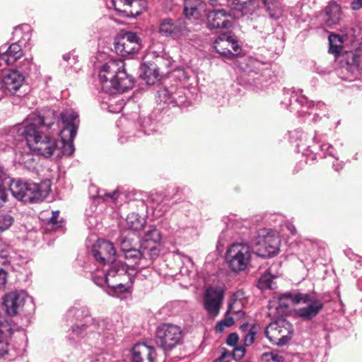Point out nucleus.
Segmentation results:
<instances>
[{
	"label": "nucleus",
	"instance_id": "1",
	"mask_svg": "<svg viewBox=\"0 0 362 362\" xmlns=\"http://www.w3.org/2000/svg\"><path fill=\"white\" fill-rule=\"evenodd\" d=\"M54 125V122L48 118L33 112L18 127V134L25 139L30 150L38 155L49 158L57 148L55 139H51L47 133L53 129Z\"/></svg>",
	"mask_w": 362,
	"mask_h": 362
},
{
	"label": "nucleus",
	"instance_id": "2",
	"mask_svg": "<svg viewBox=\"0 0 362 362\" xmlns=\"http://www.w3.org/2000/svg\"><path fill=\"white\" fill-rule=\"evenodd\" d=\"M101 89L110 95L122 93L132 88L134 80L127 74L124 63L121 59H110L105 62L99 71Z\"/></svg>",
	"mask_w": 362,
	"mask_h": 362
},
{
	"label": "nucleus",
	"instance_id": "3",
	"mask_svg": "<svg viewBox=\"0 0 362 362\" xmlns=\"http://www.w3.org/2000/svg\"><path fill=\"white\" fill-rule=\"evenodd\" d=\"M51 182L49 180L40 184L12 180L9 189L14 197L23 202H37L44 199L49 194Z\"/></svg>",
	"mask_w": 362,
	"mask_h": 362
},
{
	"label": "nucleus",
	"instance_id": "4",
	"mask_svg": "<svg viewBox=\"0 0 362 362\" xmlns=\"http://www.w3.org/2000/svg\"><path fill=\"white\" fill-rule=\"evenodd\" d=\"M129 267L122 262H112L107 273L100 276L96 273L92 274L93 281L98 286H102L106 284L116 293H123L128 291L129 286L122 283L123 279H129L127 274L129 272Z\"/></svg>",
	"mask_w": 362,
	"mask_h": 362
},
{
	"label": "nucleus",
	"instance_id": "5",
	"mask_svg": "<svg viewBox=\"0 0 362 362\" xmlns=\"http://www.w3.org/2000/svg\"><path fill=\"white\" fill-rule=\"evenodd\" d=\"M280 243V237L276 231L262 228L257 232L253 240V246L258 256L268 258L279 253Z\"/></svg>",
	"mask_w": 362,
	"mask_h": 362
},
{
	"label": "nucleus",
	"instance_id": "6",
	"mask_svg": "<svg viewBox=\"0 0 362 362\" xmlns=\"http://www.w3.org/2000/svg\"><path fill=\"white\" fill-rule=\"evenodd\" d=\"M252 255L249 245L235 243L226 250V262L232 272L239 273L248 267L252 259Z\"/></svg>",
	"mask_w": 362,
	"mask_h": 362
},
{
	"label": "nucleus",
	"instance_id": "7",
	"mask_svg": "<svg viewBox=\"0 0 362 362\" xmlns=\"http://www.w3.org/2000/svg\"><path fill=\"white\" fill-rule=\"evenodd\" d=\"M291 296L293 304L301 305L295 310V313L303 320H310L315 317L323 308L322 301L314 293L299 292Z\"/></svg>",
	"mask_w": 362,
	"mask_h": 362
},
{
	"label": "nucleus",
	"instance_id": "8",
	"mask_svg": "<svg viewBox=\"0 0 362 362\" xmlns=\"http://www.w3.org/2000/svg\"><path fill=\"white\" fill-rule=\"evenodd\" d=\"M302 90L295 91L293 89H286L284 90L283 99L281 103L291 112L304 115L310 114L308 110L313 108L315 104L313 101L308 100V98L301 94ZM324 104L317 103L316 106L322 107Z\"/></svg>",
	"mask_w": 362,
	"mask_h": 362
},
{
	"label": "nucleus",
	"instance_id": "9",
	"mask_svg": "<svg viewBox=\"0 0 362 362\" xmlns=\"http://www.w3.org/2000/svg\"><path fill=\"white\" fill-rule=\"evenodd\" d=\"M293 333L292 324L284 318L272 322L265 329V335L274 344L285 345L291 339Z\"/></svg>",
	"mask_w": 362,
	"mask_h": 362
},
{
	"label": "nucleus",
	"instance_id": "10",
	"mask_svg": "<svg viewBox=\"0 0 362 362\" xmlns=\"http://www.w3.org/2000/svg\"><path fill=\"white\" fill-rule=\"evenodd\" d=\"M180 339L181 329L177 325L163 324L156 329L155 343L165 351L174 348Z\"/></svg>",
	"mask_w": 362,
	"mask_h": 362
},
{
	"label": "nucleus",
	"instance_id": "11",
	"mask_svg": "<svg viewBox=\"0 0 362 362\" xmlns=\"http://www.w3.org/2000/svg\"><path fill=\"white\" fill-rule=\"evenodd\" d=\"M214 44L216 52L229 59L238 56L242 52L241 43L235 35L229 33L219 35Z\"/></svg>",
	"mask_w": 362,
	"mask_h": 362
},
{
	"label": "nucleus",
	"instance_id": "12",
	"mask_svg": "<svg viewBox=\"0 0 362 362\" xmlns=\"http://www.w3.org/2000/svg\"><path fill=\"white\" fill-rule=\"evenodd\" d=\"M225 296L224 290L219 286H209L203 298L204 308L209 317L214 319L219 314Z\"/></svg>",
	"mask_w": 362,
	"mask_h": 362
},
{
	"label": "nucleus",
	"instance_id": "13",
	"mask_svg": "<svg viewBox=\"0 0 362 362\" xmlns=\"http://www.w3.org/2000/svg\"><path fill=\"white\" fill-rule=\"evenodd\" d=\"M141 45V39L136 33L126 32L115 39V49L118 54L127 57L138 52Z\"/></svg>",
	"mask_w": 362,
	"mask_h": 362
},
{
	"label": "nucleus",
	"instance_id": "14",
	"mask_svg": "<svg viewBox=\"0 0 362 362\" xmlns=\"http://www.w3.org/2000/svg\"><path fill=\"white\" fill-rule=\"evenodd\" d=\"M60 118L64 124L60 138L63 140L74 139L80 122L78 114L72 109H66L61 112Z\"/></svg>",
	"mask_w": 362,
	"mask_h": 362
},
{
	"label": "nucleus",
	"instance_id": "15",
	"mask_svg": "<svg viewBox=\"0 0 362 362\" xmlns=\"http://www.w3.org/2000/svg\"><path fill=\"white\" fill-rule=\"evenodd\" d=\"M31 300V298L25 291H13L5 295L4 305L7 314L14 316L22 310L26 302Z\"/></svg>",
	"mask_w": 362,
	"mask_h": 362
},
{
	"label": "nucleus",
	"instance_id": "16",
	"mask_svg": "<svg viewBox=\"0 0 362 362\" xmlns=\"http://www.w3.org/2000/svg\"><path fill=\"white\" fill-rule=\"evenodd\" d=\"M91 252L95 259L100 265L112 263L116 255L113 244L105 240H98L93 245Z\"/></svg>",
	"mask_w": 362,
	"mask_h": 362
},
{
	"label": "nucleus",
	"instance_id": "17",
	"mask_svg": "<svg viewBox=\"0 0 362 362\" xmlns=\"http://www.w3.org/2000/svg\"><path fill=\"white\" fill-rule=\"evenodd\" d=\"M239 64L240 69L249 77L247 80L249 84L257 86L261 81L260 70L262 64L259 61L250 57L241 58Z\"/></svg>",
	"mask_w": 362,
	"mask_h": 362
},
{
	"label": "nucleus",
	"instance_id": "18",
	"mask_svg": "<svg viewBox=\"0 0 362 362\" xmlns=\"http://www.w3.org/2000/svg\"><path fill=\"white\" fill-rule=\"evenodd\" d=\"M25 82L24 74L17 69L9 70L0 80L1 86L5 90L16 94Z\"/></svg>",
	"mask_w": 362,
	"mask_h": 362
},
{
	"label": "nucleus",
	"instance_id": "19",
	"mask_svg": "<svg viewBox=\"0 0 362 362\" xmlns=\"http://www.w3.org/2000/svg\"><path fill=\"white\" fill-rule=\"evenodd\" d=\"M230 11L221 9H213L207 13L208 27L211 29L224 28H230L232 25Z\"/></svg>",
	"mask_w": 362,
	"mask_h": 362
},
{
	"label": "nucleus",
	"instance_id": "20",
	"mask_svg": "<svg viewBox=\"0 0 362 362\" xmlns=\"http://www.w3.org/2000/svg\"><path fill=\"white\" fill-rule=\"evenodd\" d=\"M143 6L139 10L136 6L140 5L138 0H112V5L116 11L123 16L134 17L139 15L146 8V3L141 1Z\"/></svg>",
	"mask_w": 362,
	"mask_h": 362
},
{
	"label": "nucleus",
	"instance_id": "21",
	"mask_svg": "<svg viewBox=\"0 0 362 362\" xmlns=\"http://www.w3.org/2000/svg\"><path fill=\"white\" fill-rule=\"evenodd\" d=\"M132 362H154L155 350L144 343L136 344L130 351Z\"/></svg>",
	"mask_w": 362,
	"mask_h": 362
},
{
	"label": "nucleus",
	"instance_id": "22",
	"mask_svg": "<svg viewBox=\"0 0 362 362\" xmlns=\"http://www.w3.org/2000/svg\"><path fill=\"white\" fill-rule=\"evenodd\" d=\"M23 55L21 45L18 43H12L9 47H0V62L5 66L12 65Z\"/></svg>",
	"mask_w": 362,
	"mask_h": 362
},
{
	"label": "nucleus",
	"instance_id": "23",
	"mask_svg": "<svg viewBox=\"0 0 362 362\" xmlns=\"http://www.w3.org/2000/svg\"><path fill=\"white\" fill-rule=\"evenodd\" d=\"M158 33L164 37L178 38L181 35V23L173 22L171 19H165L160 23Z\"/></svg>",
	"mask_w": 362,
	"mask_h": 362
},
{
	"label": "nucleus",
	"instance_id": "24",
	"mask_svg": "<svg viewBox=\"0 0 362 362\" xmlns=\"http://www.w3.org/2000/svg\"><path fill=\"white\" fill-rule=\"evenodd\" d=\"M204 10V5L201 0H185L184 12L189 21L198 20Z\"/></svg>",
	"mask_w": 362,
	"mask_h": 362
},
{
	"label": "nucleus",
	"instance_id": "25",
	"mask_svg": "<svg viewBox=\"0 0 362 362\" xmlns=\"http://www.w3.org/2000/svg\"><path fill=\"white\" fill-rule=\"evenodd\" d=\"M240 330L243 334L244 346H250L255 342V336L259 330V326L254 323L245 322L240 326Z\"/></svg>",
	"mask_w": 362,
	"mask_h": 362
},
{
	"label": "nucleus",
	"instance_id": "26",
	"mask_svg": "<svg viewBox=\"0 0 362 362\" xmlns=\"http://www.w3.org/2000/svg\"><path fill=\"white\" fill-rule=\"evenodd\" d=\"M142 74L140 75L141 79L146 84L151 86L159 81V73L155 64L147 65L144 63L141 66Z\"/></svg>",
	"mask_w": 362,
	"mask_h": 362
},
{
	"label": "nucleus",
	"instance_id": "27",
	"mask_svg": "<svg viewBox=\"0 0 362 362\" xmlns=\"http://www.w3.org/2000/svg\"><path fill=\"white\" fill-rule=\"evenodd\" d=\"M31 28L28 24H23L14 28L13 32V39L16 40L15 43H18L25 47L31 39Z\"/></svg>",
	"mask_w": 362,
	"mask_h": 362
},
{
	"label": "nucleus",
	"instance_id": "28",
	"mask_svg": "<svg viewBox=\"0 0 362 362\" xmlns=\"http://www.w3.org/2000/svg\"><path fill=\"white\" fill-rule=\"evenodd\" d=\"M13 331L10 324L2 325L0 329V359L8 354V344Z\"/></svg>",
	"mask_w": 362,
	"mask_h": 362
},
{
	"label": "nucleus",
	"instance_id": "29",
	"mask_svg": "<svg viewBox=\"0 0 362 362\" xmlns=\"http://www.w3.org/2000/svg\"><path fill=\"white\" fill-rule=\"evenodd\" d=\"M266 12L272 19H279L284 11L282 0H263Z\"/></svg>",
	"mask_w": 362,
	"mask_h": 362
},
{
	"label": "nucleus",
	"instance_id": "30",
	"mask_svg": "<svg viewBox=\"0 0 362 362\" xmlns=\"http://www.w3.org/2000/svg\"><path fill=\"white\" fill-rule=\"evenodd\" d=\"M341 17V7L336 3L330 4L326 8L325 24L327 27H332L339 23Z\"/></svg>",
	"mask_w": 362,
	"mask_h": 362
},
{
	"label": "nucleus",
	"instance_id": "31",
	"mask_svg": "<svg viewBox=\"0 0 362 362\" xmlns=\"http://www.w3.org/2000/svg\"><path fill=\"white\" fill-rule=\"evenodd\" d=\"M141 247L143 251L144 257V264H142V267H147L151 264L152 259L158 256L159 250L157 247V244L145 245L144 243H142Z\"/></svg>",
	"mask_w": 362,
	"mask_h": 362
},
{
	"label": "nucleus",
	"instance_id": "32",
	"mask_svg": "<svg viewBox=\"0 0 362 362\" xmlns=\"http://www.w3.org/2000/svg\"><path fill=\"white\" fill-rule=\"evenodd\" d=\"M242 294L240 292H237L232 296L226 314L231 313L237 315L239 317L243 316L244 313L243 311V307L244 303L243 300L240 298Z\"/></svg>",
	"mask_w": 362,
	"mask_h": 362
},
{
	"label": "nucleus",
	"instance_id": "33",
	"mask_svg": "<svg viewBox=\"0 0 362 362\" xmlns=\"http://www.w3.org/2000/svg\"><path fill=\"white\" fill-rule=\"evenodd\" d=\"M67 317L71 320L80 321L89 317V311L86 307L76 304L69 310Z\"/></svg>",
	"mask_w": 362,
	"mask_h": 362
},
{
	"label": "nucleus",
	"instance_id": "34",
	"mask_svg": "<svg viewBox=\"0 0 362 362\" xmlns=\"http://www.w3.org/2000/svg\"><path fill=\"white\" fill-rule=\"evenodd\" d=\"M126 223L129 229L136 231L144 228L146 221L138 214L132 212L127 216Z\"/></svg>",
	"mask_w": 362,
	"mask_h": 362
},
{
	"label": "nucleus",
	"instance_id": "35",
	"mask_svg": "<svg viewBox=\"0 0 362 362\" xmlns=\"http://www.w3.org/2000/svg\"><path fill=\"white\" fill-rule=\"evenodd\" d=\"M125 259L129 260L132 263L137 264L140 265L136 269L139 270L143 269L142 264H144L143 251L141 250H137L135 248L130 249L127 252L123 254Z\"/></svg>",
	"mask_w": 362,
	"mask_h": 362
},
{
	"label": "nucleus",
	"instance_id": "36",
	"mask_svg": "<svg viewBox=\"0 0 362 362\" xmlns=\"http://www.w3.org/2000/svg\"><path fill=\"white\" fill-rule=\"evenodd\" d=\"M139 125L141 131L146 135H151L158 129V123L153 121L150 117H144L140 118Z\"/></svg>",
	"mask_w": 362,
	"mask_h": 362
},
{
	"label": "nucleus",
	"instance_id": "37",
	"mask_svg": "<svg viewBox=\"0 0 362 362\" xmlns=\"http://www.w3.org/2000/svg\"><path fill=\"white\" fill-rule=\"evenodd\" d=\"M254 0H227L228 6L233 10L240 11L243 15L250 11V6Z\"/></svg>",
	"mask_w": 362,
	"mask_h": 362
},
{
	"label": "nucleus",
	"instance_id": "38",
	"mask_svg": "<svg viewBox=\"0 0 362 362\" xmlns=\"http://www.w3.org/2000/svg\"><path fill=\"white\" fill-rule=\"evenodd\" d=\"M329 52L334 55H338L342 50L343 40L340 35L331 34L329 36Z\"/></svg>",
	"mask_w": 362,
	"mask_h": 362
},
{
	"label": "nucleus",
	"instance_id": "39",
	"mask_svg": "<svg viewBox=\"0 0 362 362\" xmlns=\"http://www.w3.org/2000/svg\"><path fill=\"white\" fill-rule=\"evenodd\" d=\"M298 292H287L281 295L278 300L277 305L276 306V310L278 314H281L284 312V309H286L288 307V301H291L293 303V300L291 296L296 295Z\"/></svg>",
	"mask_w": 362,
	"mask_h": 362
},
{
	"label": "nucleus",
	"instance_id": "40",
	"mask_svg": "<svg viewBox=\"0 0 362 362\" xmlns=\"http://www.w3.org/2000/svg\"><path fill=\"white\" fill-rule=\"evenodd\" d=\"M160 240V232L156 228H151L145 233L142 243H144L145 245L158 244Z\"/></svg>",
	"mask_w": 362,
	"mask_h": 362
},
{
	"label": "nucleus",
	"instance_id": "41",
	"mask_svg": "<svg viewBox=\"0 0 362 362\" xmlns=\"http://www.w3.org/2000/svg\"><path fill=\"white\" fill-rule=\"evenodd\" d=\"M285 357L282 352L272 351L264 353L261 356V362H284Z\"/></svg>",
	"mask_w": 362,
	"mask_h": 362
},
{
	"label": "nucleus",
	"instance_id": "42",
	"mask_svg": "<svg viewBox=\"0 0 362 362\" xmlns=\"http://www.w3.org/2000/svg\"><path fill=\"white\" fill-rule=\"evenodd\" d=\"M273 280L274 276L271 274H264L258 281V287L261 290L274 289L275 286Z\"/></svg>",
	"mask_w": 362,
	"mask_h": 362
},
{
	"label": "nucleus",
	"instance_id": "43",
	"mask_svg": "<svg viewBox=\"0 0 362 362\" xmlns=\"http://www.w3.org/2000/svg\"><path fill=\"white\" fill-rule=\"evenodd\" d=\"M182 264L186 267V273L189 279H194L197 276V269L194 268L192 259L188 256L182 255Z\"/></svg>",
	"mask_w": 362,
	"mask_h": 362
},
{
	"label": "nucleus",
	"instance_id": "44",
	"mask_svg": "<svg viewBox=\"0 0 362 362\" xmlns=\"http://www.w3.org/2000/svg\"><path fill=\"white\" fill-rule=\"evenodd\" d=\"M291 138L292 139H296V141H299V143H297V146H307L308 148L310 147V146L308 145L307 139H308V134L300 130H296L291 133Z\"/></svg>",
	"mask_w": 362,
	"mask_h": 362
},
{
	"label": "nucleus",
	"instance_id": "45",
	"mask_svg": "<svg viewBox=\"0 0 362 362\" xmlns=\"http://www.w3.org/2000/svg\"><path fill=\"white\" fill-rule=\"evenodd\" d=\"M13 223V218L10 214H0V232L8 229Z\"/></svg>",
	"mask_w": 362,
	"mask_h": 362
},
{
	"label": "nucleus",
	"instance_id": "46",
	"mask_svg": "<svg viewBox=\"0 0 362 362\" xmlns=\"http://www.w3.org/2000/svg\"><path fill=\"white\" fill-rule=\"evenodd\" d=\"M157 101L158 103H170L172 102L171 95L165 88H160L157 91Z\"/></svg>",
	"mask_w": 362,
	"mask_h": 362
},
{
	"label": "nucleus",
	"instance_id": "47",
	"mask_svg": "<svg viewBox=\"0 0 362 362\" xmlns=\"http://www.w3.org/2000/svg\"><path fill=\"white\" fill-rule=\"evenodd\" d=\"M352 64L359 71H362V45L353 54Z\"/></svg>",
	"mask_w": 362,
	"mask_h": 362
},
{
	"label": "nucleus",
	"instance_id": "48",
	"mask_svg": "<svg viewBox=\"0 0 362 362\" xmlns=\"http://www.w3.org/2000/svg\"><path fill=\"white\" fill-rule=\"evenodd\" d=\"M73 141L74 139L69 140L67 139L66 140H63L61 139V143L62 144V153L64 155L71 156L74 153V147Z\"/></svg>",
	"mask_w": 362,
	"mask_h": 362
},
{
	"label": "nucleus",
	"instance_id": "49",
	"mask_svg": "<svg viewBox=\"0 0 362 362\" xmlns=\"http://www.w3.org/2000/svg\"><path fill=\"white\" fill-rule=\"evenodd\" d=\"M234 322L233 318L231 317H226L224 320H220L217 322L215 329L217 332H222L226 327L231 326Z\"/></svg>",
	"mask_w": 362,
	"mask_h": 362
},
{
	"label": "nucleus",
	"instance_id": "50",
	"mask_svg": "<svg viewBox=\"0 0 362 362\" xmlns=\"http://www.w3.org/2000/svg\"><path fill=\"white\" fill-rule=\"evenodd\" d=\"M105 201L110 200L113 203H117L120 196V193L117 189H115L112 192L105 193L103 195H100Z\"/></svg>",
	"mask_w": 362,
	"mask_h": 362
},
{
	"label": "nucleus",
	"instance_id": "51",
	"mask_svg": "<svg viewBox=\"0 0 362 362\" xmlns=\"http://www.w3.org/2000/svg\"><path fill=\"white\" fill-rule=\"evenodd\" d=\"M120 248L123 254L129 250L133 249L131 240L127 238H122L120 241Z\"/></svg>",
	"mask_w": 362,
	"mask_h": 362
},
{
	"label": "nucleus",
	"instance_id": "52",
	"mask_svg": "<svg viewBox=\"0 0 362 362\" xmlns=\"http://www.w3.org/2000/svg\"><path fill=\"white\" fill-rule=\"evenodd\" d=\"M238 340H239V337H238V334L231 333L228 336L226 342H227L228 345L235 347L237 345Z\"/></svg>",
	"mask_w": 362,
	"mask_h": 362
},
{
	"label": "nucleus",
	"instance_id": "53",
	"mask_svg": "<svg viewBox=\"0 0 362 362\" xmlns=\"http://www.w3.org/2000/svg\"><path fill=\"white\" fill-rule=\"evenodd\" d=\"M88 320H86L87 322ZM86 329V323H78L71 327L72 332L76 334L82 333Z\"/></svg>",
	"mask_w": 362,
	"mask_h": 362
},
{
	"label": "nucleus",
	"instance_id": "54",
	"mask_svg": "<svg viewBox=\"0 0 362 362\" xmlns=\"http://www.w3.org/2000/svg\"><path fill=\"white\" fill-rule=\"evenodd\" d=\"M245 354L244 347H236L233 350V356L235 359L241 358Z\"/></svg>",
	"mask_w": 362,
	"mask_h": 362
},
{
	"label": "nucleus",
	"instance_id": "55",
	"mask_svg": "<svg viewBox=\"0 0 362 362\" xmlns=\"http://www.w3.org/2000/svg\"><path fill=\"white\" fill-rule=\"evenodd\" d=\"M320 149L322 151H327L329 156L336 158L332 145L329 144H323L320 146Z\"/></svg>",
	"mask_w": 362,
	"mask_h": 362
},
{
	"label": "nucleus",
	"instance_id": "56",
	"mask_svg": "<svg viewBox=\"0 0 362 362\" xmlns=\"http://www.w3.org/2000/svg\"><path fill=\"white\" fill-rule=\"evenodd\" d=\"M7 281V273L2 269H0V288H3Z\"/></svg>",
	"mask_w": 362,
	"mask_h": 362
},
{
	"label": "nucleus",
	"instance_id": "57",
	"mask_svg": "<svg viewBox=\"0 0 362 362\" xmlns=\"http://www.w3.org/2000/svg\"><path fill=\"white\" fill-rule=\"evenodd\" d=\"M351 8L353 10H358L362 8V0H353L351 3Z\"/></svg>",
	"mask_w": 362,
	"mask_h": 362
},
{
	"label": "nucleus",
	"instance_id": "58",
	"mask_svg": "<svg viewBox=\"0 0 362 362\" xmlns=\"http://www.w3.org/2000/svg\"><path fill=\"white\" fill-rule=\"evenodd\" d=\"M286 226L292 235H294L297 233V230H296L295 226L291 223L287 222L286 223Z\"/></svg>",
	"mask_w": 362,
	"mask_h": 362
},
{
	"label": "nucleus",
	"instance_id": "59",
	"mask_svg": "<svg viewBox=\"0 0 362 362\" xmlns=\"http://www.w3.org/2000/svg\"><path fill=\"white\" fill-rule=\"evenodd\" d=\"M59 216V211H53L52 212V217L49 218V222L52 224H55L56 222H57V218Z\"/></svg>",
	"mask_w": 362,
	"mask_h": 362
},
{
	"label": "nucleus",
	"instance_id": "60",
	"mask_svg": "<svg viewBox=\"0 0 362 362\" xmlns=\"http://www.w3.org/2000/svg\"><path fill=\"white\" fill-rule=\"evenodd\" d=\"M231 356L230 352L226 351L225 349L223 350L221 353V357L223 358L224 360H228V358Z\"/></svg>",
	"mask_w": 362,
	"mask_h": 362
},
{
	"label": "nucleus",
	"instance_id": "61",
	"mask_svg": "<svg viewBox=\"0 0 362 362\" xmlns=\"http://www.w3.org/2000/svg\"><path fill=\"white\" fill-rule=\"evenodd\" d=\"M333 167L336 171H339V170H341L343 168V165L341 163H337V164H334Z\"/></svg>",
	"mask_w": 362,
	"mask_h": 362
},
{
	"label": "nucleus",
	"instance_id": "62",
	"mask_svg": "<svg viewBox=\"0 0 362 362\" xmlns=\"http://www.w3.org/2000/svg\"><path fill=\"white\" fill-rule=\"evenodd\" d=\"M228 361H229V360H224L221 356L219 358H218L217 359H216L215 361H214V362H228Z\"/></svg>",
	"mask_w": 362,
	"mask_h": 362
},
{
	"label": "nucleus",
	"instance_id": "63",
	"mask_svg": "<svg viewBox=\"0 0 362 362\" xmlns=\"http://www.w3.org/2000/svg\"><path fill=\"white\" fill-rule=\"evenodd\" d=\"M98 323H99V326L102 327V328H103L106 325L105 322L103 320L98 322Z\"/></svg>",
	"mask_w": 362,
	"mask_h": 362
},
{
	"label": "nucleus",
	"instance_id": "64",
	"mask_svg": "<svg viewBox=\"0 0 362 362\" xmlns=\"http://www.w3.org/2000/svg\"><path fill=\"white\" fill-rule=\"evenodd\" d=\"M274 302H270L269 303V309H271L274 305Z\"/></svg>",
	"mask_w": 362,
	"mask_h": 362
}]
</instances>
